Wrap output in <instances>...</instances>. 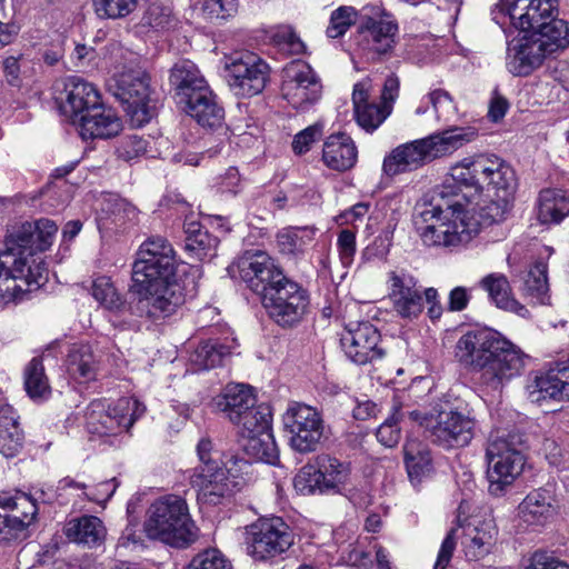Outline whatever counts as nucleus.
Wrapping results in <instances>:
<instances>
[{"instance_id": "de8ad7c7", "label": "nucleus", "mask_w": 569, "mask_h": 569, "mask_svg": "<svg viewBox=\"0 0 569 569\" xmlns=\"http://www.w3.org/2000/svg\"><path fill=\"white\" fill-rule=\"evenodd\" d=\"M91 295L101 307L112 312H119L126 306L124 299L107 277H99L93 281Z\"/></svg>"}, {"instance_id": "e433bc0d", "label": "nucleus", "mask_w": 569, "mask_h": 569, "mask_svg": "<svg viewBox=\"0 0 569 569\" xmlns=\"http://www.w3.org/2000/svg\"><path fill=\"white\" fill-rule=\"evenodd\" d=\"M569 216V196L560 189H545L538 198V220L546 223H558Z\"/></svg>"}, {"instance_id": "0eeeda50", "label": "nucleus", "mask_w": 569, "mask_h": 569, "mask_svg": "<svg viewBox=\"0 0 569 569\" xmlns=\"http://www.w3.org/2000/svg\"><path fill=\"white\" fill-rule=\"evenodd\" d=\"M143 529L148 538L177 548H184L197 538L187 502L174 495L163 496L150 505Z\"/></svg>"}, {"instance_id": "bb28decb", "label": "nucleus", "mask_w": 569, "mask_h": 569, "mask_svg": "<svg viewBox=\"0 0 569 569\" xmlns=\"http://www.w3.org/2000/svg\"><path fill=\"white\" fill-rule=\"evenodd\" d=\"M178 104L202 127L213 128L223 120V109L217 102V97L210 87L186 98Z\"/></svg>"}, {"instance_id": "ea45409f", "label": "nucleus", "mask_w": 569, "mask_h": 569, "mask_svg": "<svg viewBox=\"0 0 569 569\" xmlns=\"http://www.w3.org/2000/svg\"><path fill=\"white\" fill-rule=\"evenodd\" d=\"M405 463L411 480H419L431 468V457L427 445L417 439H407L403 446Z\"/></svg>"}, {"instance_id": "603ef678", "label": "nucleus", "mask_w": 569, "mask_h": 569, "mask_svg": "<svg viewBox=\"0 0 569 569\" xmlns=\"http://www.w3.org/2000/svg\"><path fill=\"white\" fill-rule=\"evenodd\" d=\"M270 39L281 50L292 54H300L305 51V43L296 33L293 28L288 24H281L270 30Z\"/></svg>"}, {"instance_id": "e2e57ef3", "label": "nucleus", "mask_w": 569, "mask_h": 569, "mask_svg": "<svg viewBox=\"0 0 569 569\" xmlns=\"http://www.w3.org/2000/svg\"><path fill=\"white\" fill-rule=\"evenodd\" d=\"M147 150V141L132 134L123 138L117 148L118 156L126 161H130Z\"/></svg>"}, {"instance_id": "c85d7f7f", "label": "nucleus", "mask_w": 569, "mask_h": 569, "mask_svg": "<svg viewBox=\"0 0 569 569\" xmlns=\"http://www.w3.org/2000/svg\"><path fill=\"white\" fill-rule=\"evenodd\" d=\"M357 156V147L346 133L331 134L323 143L322 161L332 170L345 171L352 168Z\"/></svg>"}, {"instance_id": "f3484780", "label": "nucleus", "mask_w": 569, "mask_h": 569, "mask_svg": "<svg viewBox=\"0 0 569 569\" xmlns=\"http://www.w3.org/2000/svg\"><path fill=\"white\" fill-rule=\"evenodd\" d=\"M236 267L240 278L261 300L269 289H274L287 279L274 260L262 251L247 252L238 259Z\"/></svg>"}, {"instance_id": "bf43d9fd", "label": "nucleus", "mask_w": 569, "mask_h": 569, "mask_svg": "<svg viewBox=\"0 0 569 569\" xmlns=\"http://www.w3.org/2000/svg\"><path fill=\"white\" fill-rule=\"evenodd\" d=\"M322 136V124L315 123L297 133L292 141V149L297 154H302L310 150L313 142Z\"/></svg>"}, {"instance_id": "6ab92c4d", "label": "nucleus", "mask_w": 569, "mask_h": 569, "mask_svg": "<svg viewBox=\"0 0 569 569\" xmlns=\"http://www.w3.org/2000/svg\"><path fill=\"white\" fill-rule=\"evenodd\" d=\"M478 173L476 194L513 196L517 189V177L513 168L502 158L495 154H480V161L475 166Z\"/></svg>"}, {"instance_id": "c756f323", "label": "nucleus", "mask_w": 569, "mask_h": 569, "mask_svg": "<svg viewBox=\"0 0 569 569\" xmlns=\"http://www.w3.org/2000/svg\"><path fill=\"white\" fill-rule=\"evenodd\" d=\"M63 532L70 541L88 548L101 546L107 536L103 522L96 516H81L69 520Z\"/></svg>"}, {"instance_id": "2eb2a0df", "label": "nucleus", "mask_w": 569, "mask_h": 569, "mask_svg": "<svg viewBox=\"0 0 569 569\" xmlns=\"http://www.w3.org/2000/svg\"><path fill=\"white\" fill-rule=\"evenodd\" d=\"M261 302L279 326L291 327L303 318L309 296L298 283L286 279L274 289H269Z\"/></svg>"}, {"instance_id": "5701e85b", "label": "nucleus", "mask_w": 569, "mask_h": 569, "mask_svg": "<svg viewBox=\"0 0 569 569\" xmlns=\"http://www.w3.org/2000/svg\"><path fill=\"white\" fill-rule=\"evenodd\" d=\"M190 482L198 491V499L204 503L217 505L220 499L233 492L236 481L228 470L219 463L197 467L190 476Z\"/></svg>"}, {"instance_id": "20e7f679", "label": "nucleus", "mask_w": 569, "mask_h": 569, "mask_svg": "<svg viewBox=\"0 0 569 569\" xmlns=\"http://www.w3.org/2000/svg\"><path fill=\"white\" fill-rule=\"evenodd\" d=\"M458 361L480 372V383L491 391H501L525 371L528 356L513 342L491 329L471 330L456 346Z\"/></svg>"}, {"instance_id": "58836bf2", "label": "nucleus", "mask_w": 569, "mask_h": 569, "mask_svg": "<svg viewBox=\"0 0 569 569\" xmlns=\"http://www.w3.org/2000/svg\"><path fill=\"white\" fill-rule=\"evenodd\" d=\"M1 503L12 512L9 513V516L17 537L34 521L38 513V507L34 500L23 492H18L13 497L3 498L1 499Z\"/></svg>"}, {"instance_id": "cd10ccee", "label": "nucleus", "mask_w": 569, "mask_h": 569, "mask_svg": "<svg viewBox=\"0 0 569 569\" xmlns=\"http://www.w3.org/2000/svg\"><path fill=\"white\" fill-rule=\"evenodd\" d=\"M497 529L491 519L469 522L463 528L462 547L470 560H478L487 556L495 545Z\"/></svg>"}, {"instance_id": "473e14b6", "label": "nucleus", "mask_w": 569, "mask_h": 569, "mask_svg": "<svg viewBox=\"0 0 569 569\" xmlns=\"http://www.w3.org/2000/svg\"><path fill=\"white\" fill-rule=\"evenodd\" d=\"M512 200L513 196L490 194V197L478 201L472 208L470 201H467L465 206L469 210V216L475 217L479 222L480 228L505 221L511 210Z\"/></svg>"}, {"instance_id": "13d9d810", "label": "nucleus", "mask_w": 569, "mask_h": 569, "mask_svg": "<svg viewBox=\"0 0 569 569\" xmlns=\"http://www.w3.org/2000/svg\"><path fill=\"white\" fill-rule=\"evenodd\" d=\"M402 425L391 412L390 417L377 430V439L386 447H395L401 437Z\"/></svg>"}, {"instance_id": "4be33fe9", "label": "nucleus", "mask_w": 569, "mask_h": 569, "mask_svg": "<svg viewBox=\"0 0 569 569\" xmlns=\"http://www.w3.org/2000/svg\"><path fill=\"white\" fill-rule=\"evenodd\" d=\"M480 161V154L468 157L457 162L450 168L449 177H447L440 186L435 187L428 193H437L445 191L443 201L452 202L455 207L467 209L465 203L469 201L468 194L463 189L477 191L478 173L476 172V163Z\"/></svg>"}, {"instance_id": "393cba45", "label": "nucleus", "mask_w": 569, "mask_h": 569, "mask_svg": "<svg viewBox=\"0 0 569 569\" xmlns=\"http://www.w3.org/2000/svg\"><path fill=\"white\" fill-rule=\"evenodd\" d=\"M80 133L83 139H108L117 136L122 129L121 119L111 108L102 103L83 113L78 119Z\"/></svg>"}, {"instance_id": "a19ab883", "label": "nucleus", "mask_w": 569, "mask_h": 569, "mask_svg": "<svg viewBox=\"0 0 569 569\" xmlns=\"http://www.w3.org/2000/svg\"><path fill=\"white\" fill-rule=\"evenodd\" d=\"M272 413L268 406L259 405L241 415L239 421H232L243 439L271 430Z\"/></svg>"}, {"instance_id": "4c0bfd02", "label": "nucleus", "mask_w": 569, "mask_h": 569, "mask_svg": "<svg viewBox=\"0 0 569 569\" xmlns=\"http://www.w3.org/2000/svg\"><path fill=\"white\" fill-rule=\"evenodd\" d=\"M98 363L99 360L90 345H73L68 353V372L81 381L94 379Z\"/></svg>"}, {"instance_id": "6e6552de", "label": "nucleus", "mask_w": 569, "mask_h": 569, "mask_svg": "<svg viewBox=\"0 0 569 569\" xmlns=\"http://www.w3.org/2000/svg\"><path fill=\"white\" fill-rule=\"evenodd\" d=\"M522 439L518 442L511 435H491L486 449L488 490L492 496H502L522 472L525 456Z\"/></svg>"}, {"instance_id": "a878e982", "label": "nucleus", "mask_w": 569, "mask_h": 569, "mask_svg": "<svg viewBox=\"0 0 569 569\" xmlns=\"http://www.w3.org/2000/svg\"><path fill=\"white\" fill-rule=\"evenodd\" d=\"M64 90L67 93L64 110L70 112L73 121L83 113H89L91 109L101 103V97L98 89L84 79L72 76L66 80Z\"/></svg>"}, {"instance_id": "680f3d73", "label": "nucleus", "mask_w": 569, "mask_h": 569, "mask_svg": "<svg viewBox=\"0 0 569 569\" xmlns=\"http://www.w3.org/2000/svg\"><path fill=\"white\" fill-rule=\"evenodd\" d=\"M237 0H203L202 10L209 19H224L237 11Z\"/></svg>"}, {"instance_id": "f03ea898", "label": "nucleus", "mask_w": 569, "mask_h": 569, "mask_svg": "<svg viewBox=\"0 0 569 569\" xmlns=\"http://www.w3.org/2000/svg\"><path fill=\"white\" fill-rule=\"evenodd\" d=\"M58 231L49 219L24 223L10 232L0 249V306L21 301L46 280L34 253L47 250Z\"/></svg>"}, {"instance_id": "09e8293b", "label": "nucleus", "mask_w": 569, "mask_h": 569, "mask_svg": "<svg viewBox=\"0 0 569 569\" xmlns=\"http://www.w3.org/2000/svg\"><path fill=\"white\" fill-rule=\"evenodd\" d=\"M312 239L313 231L307 228L284 229L277 234L280 251L288 256L302 252Z\"/></svg>"}, {"instance_id": "39448f33", "label": "nucleus", "mask_w": 569, "mask_h": 569, "mask_svg": "<svg viewBox=\"0 0 569 569\" xmlns=\"http://www.w3.org/2000/svg\"><path fill=\"white\" fill-rule=\"evenodd\" d=\"M443 190L425 193L415 207V224L425 246L457 247L479 232V222L469 210L443 201Z\"/></svg>"}, {"instance_id": "37998d69", "label": "nucleus", "mask_w": 569, "mask_h": 569, "mask_svg": "<svg viewBox=\"0 0 569 569\" xmlns=\"http://www.w3.org/2000/svg\"><path fill=\"white\" fill-rule=\"evenodd\" d=\"M137 217V208L116 194H109L101 202L100 220L103 221V224L110 221L116 227H120L126 222L134 221Z\"/></svg>"}, {"instance_id": "dca6fc26", "label": "nucleus", "mask_w": 569, "mask_h": 569, "mask_svg": "<svg viewBox=\"0 0 569 569\" xmlns=\"http://www.w3.org/2000/svg\"><path fill=\"white\" fill-rule=\"evenodd\" d=\"M321 93L320 79L307 62L296 60L283 68L281 94L295 109H307Z\"/></svg>"}, {"instance_id": "5fc2aeb1", "label": "nucleus", "mask_w": 569, "mask_h": 569, "mask_svg": "<svg viewBox=\"0 0 569 569\" xmlns=\"http://www.w3.org/2000/svg\"><path fill=\"white\" fill-rule=\"evenodd\" d=\"M356 11L352 7H340L330 17V24L327 28V36L337 39L343 36L356 22Z\"/></svg>"}, {"instance_id": "4468645a", "label": "nucleus", "mask_w": 569, "mask_h": 569, "mask_svg": "<svg viewBox=\"0 0 569 569\" xmlns=\"http://www.w3.org/2000/svg\"><path fill=\"white\" fill-rule=\"evenodd\" d=\"M224 69L230 88L237 96L253 97L262 92L269 77V66L250 51L226 57Z\"/></svg>"}, {"instance_id": "7ed1b4c3", "label": "nucleus", "mask_w": 569, "mask_h": 569, "mask_svg": "<svg viewBox=\"0 0 569 569\" xmlns=\"http://www.w3.org/2000/svg\"><path fill=\"white\" fill-rule=\"evenodd\" d=\"M132 290L140 296L139 308L150 319L172 316L183 305L184 295L177 280L174 251L161 237L144 241L132 266Z\"/></svg>"}, {"instance_id": "69168bd1", "label": "nucleus", "mask_w": 569, "mask_h": 569, "mask_svg": "<svg viewBox=\"0 0 569 569\" xmlns=\"http://www.w3.org/2000/svg\"><path fill=\"white\" fill-rule=\"evenodd\" d=\"M392 413L403 427H406L408 422H416L422 426L423 423L428 425L433 421V419H428L418 409H412L410 406L397 402L393 403Z\"/></svg>"}, {"instance_id": "79ce46f5", "label": "nucleus", "mask_w": 569, "mask_h": 569, "mask_svg": "<svg viewBox=\"0 0 569 569\" xmlns=\"http://www.w3.org/2000/svg\"><path fill=\"white\" fill-rule=\"evenodd\" d=\"M242 448L256 460L269 465L279 462V450L271 430L243 439Z\"/></svg>"}, {"instance_id": "f257e3e1", "label": "nucleus", "mask_w": 569, "mask_h": 569, "mask_svg": "<svg viewBox=\"0 0 569 569\" xmlns=\"http://www.w3.org/2000/svg\"><path fill=\"white\" fill-rule=\"evenodd\" d=\"M500 26L510 23L521 33L508 42L506 66L527 77L545 60L569 47V22L558 19V0H499L491 11Z\"/></svg>"}, {"instance_id": "7c9ffc66", "label": "nucleus", "mask_w": 569, "mask_h": 569, "mask_svg": "<svg viewBox=\"0 0 569 569\" xmlns=\"http://www.w3.org/2000/svg\"><path fill=\"white\" fill-rule=\"evenodd\" d=\"M479 286L488 292L490 300L499 309L513 312L522 318L529 316L528 309L512 297L510 283L505 274L490 273L479 281Z\"/></svg>"}, {"instance_id": "338daca9", "label": "nucleus", "mask_w": 569, "mask_h": 569, "mask_svg": "<svg viewBox=\"0 0 569 569\" xmlns=\"http://www.w3.org/2000/svg\"><path fill=\"white\" fill-rule=\"evenodd\" d=\"M427 99L428 103H430L433 107L435 113L438 119L446 117L455 109L452 98L447 91L442 89H436L431 91L427 96Z\"/></svg>"}, {"instance_id": "4d7b16f0", "label": "nucleus", "mask_w": 569, "mask_h": 569, "mask_svg": "<svg viewBox=\"0 0 569 569\" xmlns=\"http://www.w3.org/2000/svg\"><path fill=\"white\" fill-rule=\"evenodd\" d=\"M22 439L19 428L0 427V453L4 457L16 456L22 448Z\"/></svg>"}, {"instance_id": "f8f14e48", "label": "nucleus", "mask_w": 569, "mask_h": 569, "mask_svg": "<svg viewBox=\"0 0 569 569\" xmlns=\"http://www.w3.org/2000/svg\"><path fill=\"white\" fill-rule=\"evenodd\" d=\"M477 421L466 403L442 406L432 422L428 423L432 442L445 449L468 446L475 437Z\"/></svg>"}, {"instance_id": "aec40b11", "label": "nucleus", "mask_w": 569, "mask_h": 569, "mask_svg": "<svg viewBox=\"0 0 569 569\" xmlns=\"http://www.w3.org/2000/svg\"><path fill=\"white\" fill-rule=\"evenodd\" d=\"M376 17H368L362 22L358 34V50L362 57L375 60L388 53L393 44L398 31L397 23L386 12H378Z\"/></svg>"}, {"instance_id": "412c9836", "label": "nucleus", "mask_w": 569, "mask_h": 569, "mask_svg": "<svg viewBox=\"0 0 569 569\" xmlns=\"http://www.w3.org/2000/svg\"><path fill=\"white\" fill-rule=\"evenodd\" d=\"M379 341V331L368 321L350 323L341 337L347 357L357 365H366L383 357V350L378 347Z\"/></svg>"}, {"instance_id": "a18cd8bd", "label": "nucleus", "mask_w": 569, "mask_h": 569, "mask_svg": "<svg viewBox=\"0 0 569 569\" xmlns=\"http://www.w3.org/2000/svg\"><path fill=\"white\" fill-rule=\"evenodd\" d=\"M523 291L535 305L549 303L547 264L545 262L538 261L529 269L525 278Z\"/></svg>"}, {"instance_id": "c9c22d12", "label": "nucleus", "mask_w": 569, "mask_h": 569, "mask_svg": "<svg viewBox=\"0 0 569 569\" xmlns=\"http://www.w3.org/2000/svg\"><path fill=\"white\" fill-rule=\"evenodd\" d=\"M236 340L221 342L218 339H210L201 342L190 356V362L196 370H208L223 363L224 359L231 355Z\"/></svg>"}, {"instance_id": "f704fd0d", "label": "nucleus", "mask_w": 569, "mask_h": 569, "mask_svg": "<svg viewBox=\"0 0 569 569\" xmlns=\"http://www.w3.org/2000/svg\"><path fill=\"white\" fill-rule=\"evenodd\" d=\"M552 502L553 498L548 490H533L519 505V517L528 525H543L555 513Z\"/></svg>"}, {"instance_id": "49530a36", "label": "nucleus", "mask_w": 569, "mask_h": 569, "mask_svg": "<svg viewBox=\"0 0 569 569\" xmlns=\"http://www.w3.org/2000/svg\"><path fill=\"white\" fill-rule=\"evenodd\" d=\"M24 389L31 399H46L51 392L41 357H34L24 368Z\"/></svg>"}, {"instance_id": "0e129e2a", "label": "nucleus", "mask_w": 569, "mask_h": 569, "mask_svg": "<svg viewBox=\"0 0 569 569\" xmlns=\"http://www.w3.org/2000/svg\"><path fill=\"white\" fill-rule=\"evenodd\" d=\"M337 247L342 264L350 266L356 254V233L349 229L341 230L338 234Z\"/></svg>"}, {"instance_id": "864d4df0", "label": "nucleus", "mask_w": 569, "mask_h": 569, "mask_svg": "<svg viewBox=\"0 0 569 569\" xmlns=\"http://www.w3.org/2000/svg\"><path fill=\"white\" fill-rule=\"evenodd\" d=\"M94 12L102 19H121L137 8V0H92Z\"/></svg>"}, {"instance_id": "a211bd4d", "label": "nucleus", "mask_w": 569, "mask_h": 569, "mask_svg": "<svg viewBox=\"0 0 569 569\" xmlns=\"http://www.w3.org/2000/svg\"><path fill=\"white\" fill-rule=\"evenodd\" d=\"M389 299L393 311L402 319H417L423 311V290L418 280L408 271L395 270L388 273Z\"/></svg>"}, {"instance_id": "b1692460", "label": "nucleus", "mask_w": 569, "mask_h": 569, "mask_svg": "<svg viewBox=\"0 0 569 569\" xmlns=\"http://www.w3.org/2000/svg\"><path fill=\"white\" fill-rule=\"evenodd\" d=\"M372 84L371 79L366 78L353 86L352 103L357 123L367 132H373L391 114V108L387 104L369 102Z\"/></svg>"}, {"instance_id": "1a4fd4ad", "label": "nucleus", "mask_w": 569, "mask_h": 569, "mask_svg": "<svg viewBox=\"0 0 569 569\" xmlns=\"http://www.w3.org/2000/svg\"><path fill=\"white\" fill-rule=\"evenodd\" d=\"M144 411L146 407L130 397L120 398L113 405L94 400L86 410V427L92 435L117 436L129 430Z\"/></svg>"}, {"instance_id": "9d476101", "label": "nucleus", "mask_w": 569, "mask_h": 569, "mask_svg": "<svg viewBox=\"0 0 569 569\" xmlns=\"http://www.w3.org/2000/svg\"><path fill=\"white\" fill-rule=\"evenodd\" d=\"M282 423L288 445L298 453L315 452L325 437L321 413L303 402H290L282 415Z\"/></svg>"}, {"instance_id": "2f4dec72", "label": "nucleus", "mask_w": 569, "mask_h": 569, "mask_svg": "<svg viewBox=\"0 0 569 569\" xmlns=\"http://www.w3.org/2000/svg\"><path fill=\"white\" fill-rule=\"evenodd\" d=\"M170 82L174 88L177 102L209 87L198 67L190 60L179 61L172 67Z\"/></svg>"}, {"instance_id": "423d86ee", "label": "nucleus", "mask_w": 569, "mask_h": 569, "mask_svg": "<svg viewBox=\"0 0 569 569\" xmlns=\"http://www.w3.org/2000/svg\"><path fill=\"white\" fill-rule=\"evenodd\" d=\"M477 132L472 128L453 127L423 139L413 140L395 148L383 160V171L388 176L416 170L435 159L452 154L472 141Z\"/></svg>"}, {"instance_id": "052dcab7", "label": "nucleus", "mask_w": 569, "mask_h": 569, "mask_svg": "<svg viewBox=\"0 0 569 569\" xmlns=\"http://www.w3.org/2000/svg\"><path fill=\"white\" fill-rule=\"evenodd\" d=\"M525 569H569V565L553 552L539 550L531 555Z\"/></svg>"}, {"instance_id": "3c124183", "label": "nucleus", "mask_w": 569, "mask_h": 569, "mask_svg": "<svg viewBox=\"0 0 569 569\" xmlns=\"http://www.w3.org/2000/svg\"><path fill=\"white\" fill-rule=\"evenodd\" d=\"M218 239L207 232H198L187 236L184 240L186 250L198 260L211 259L216 256Z\"/></svg>"}, {"instance_id": "6e6d98bb", "label": "nucleus", "mask_w": 569, "mask_h": 569, "mask_svg": "<svg viewBox=\"0 0 569 569\" xmlns=\"http://www.w3.org/2000/svg\"><path fill=\"white\" fill-rule=\"evenodd\" d=\"M186 569H231L230 561L218 549L199 552Z\"/></svg>"}, {"instance_id": "ddd939ff", "label": "nucleus", "mask_w": 569, "mask_h": 569, "mask_svg": "<svg viewBox=\"0 0 569 569\" xmlns=\"http://www.w3.org/2000/svg\"><path fill=\"white\" fill-rule=\"evenodd\" d=\"M246 541L248 553L264 561L286 552L293 543V535L281 518H261L247 527Z\"/></svg>"}, {"instance_id": "72a5a7b5", "label": "nucleus", "mask_w": 569, "mask_h": 569, "mask_svg": "<svg viewBox=\"0 0 569 569\" xmlns=\"http://www.w3.org/2000/svg\"><path fill=\"white\" fill-rule=\"evenodd\" d=\"M216 405L232 422L239 421L241 415L256 406V398L250 387L233 385L224 389V392L216 400Z\"/></svg>"}, {"instance_id": "8fccbe9b", "label": "nucleus", "mask_w": 569, "mask_h": 569, "mask_svg": "<svg viewBox=\"0 0 569 569\" xmlns=\"http://www.w3.org/2000/svg\"><path fill=\"white\" fill-rule=\"evenodd\" d=\"M321 477L322 473L315 459L312 463H307L299 470L293 480L295 488L303 496L328 492L322 488Z\"/></svg>"}, {"instance_id": "774afa93", "label": "nucleus", "mask_w": 569, "mask_h": 569, "mask_svg": "<svg viewBox=\"0 0 569 569\" xmlns=\"http://www.w3.org/2000/svg\"><path fill=\"white\" fill-rule=\"evenodd\" d=\"M457 528H452L445 537L433 569H446L451 561L453 551L457 546Z\"/></svg>"}, {"instance_id": "9b49d317", "label": "nucleus", "mask_w": 569, "mask_h": 569, "mask_svg": "<svg viewBox=\"0 0 569 569\" xmlns=\"http://www.w3.org/2000/svg\"><path fill=\"white\" fill-rule=\"evenodd\" d=\"M108 90L121 102L134 126L150 120V77L143 70L128 69L116 73L108 82Z\"/></svg>"}, {"instance_id": "c03bdc74", "label": "nucleus", "mask_w": 569, "mask_h": 569, "mask_svg": "<svg viewBox=\"0 0 569 569\" xmlns=\"http://www.w3.org/2000/svg\"><path fill=\"white\" fill-rule=\"evenodd\" d=\"M316 462L322 473L321 481H323L322 488H325V490H339V487L347 482L350 473V467L348 463L341 462L328 455L317 456Z\"/></svg>"}]
</instances>
